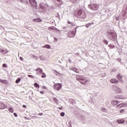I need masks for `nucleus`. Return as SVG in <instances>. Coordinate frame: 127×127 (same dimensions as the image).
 <instances>
[{
	"instance_id": "obj_1",
	"label": "nucleus",
	"mask_w": 127,
	"mask_h": 127,
	"mask_svg": "<svg viewBox=\"0 0 127 127\" xmlns=\"http://www.w3.org/2000/svg\"><path fill=\"white\" fill-rule=\"evenodd\" d=\"M54 87L55 90H57V91H59V90H61L62 85L61 83H56L54 84Z\"/></svg>"
},
{
	"instance_id": "obj_2",
	"label": "nucleus",
	"mask_w": 127,
	"mask_h": 127,
	"mask_svg": "<svg viewBox=\"0 0 127 127\" xmlns=\"http://www.w3.org/2000/svg\"><path fill=\"white\" fill-rule=\"evenodd\" d=\"M115 91L117 94H122L123 93V90L119 87L116 88Z\"/></svg>"
},
{
	"instance_id": "obj_3",
	"label": "nucleus",
	"mask_w": 127,
	"mask_h": 127,
	"mask_svg": "<svg viewBox=\"0 0 127 127\" xmlns=\"http://www.w3.org/2000/svg\"><path fill=\"white\" fill-rule=\"evenodd\" d=\"M6 108V105L2 102H0V110H3Z\"/></svg>"
},
{
	"instance_id": "obj_4",
	"label": "nucleus",
	"mask_w": 127,
	"mask_h": 127,
	"mask_svg": "<svg viewBox=\"0 0 127 127\" xmlns=\"http://www.w3.org/2000/svg\"><path fill=\"white\" fill-rule=\"evenodd\" d=\"M110 82L112 84H118V83H119V80H118L117 79H112L110 80Z\"/></svg>"
},
{
	"instance_id": "obj_5",
	"label": "nucleus",
	"mask_w": 127,
	"mask_h": 127,
	"mask_svg": "<svg viewBox=\"0 0 127 127\" xmlns=\"http://www.w3.org/2000/svg\"><path fill=\"white\" fill-rule=\"evenodd\" d=\"M119 103H120V102H119V101H118V100H113L111 102V104L113 106H116V105H118Z\"/></svg>"
},
{
	"instance_id": "obj_6",
	"label": "nucleus",
	"mask_w": 127,
	"mask_h": 127,
	"mask_svg": "<svg viewBox=\"0 0 127 127\" xmlns=\"http://www.w3.org/2000/svg\"><path fill=\"white\" fill-rule=\"evenodd\" d=\"M33 21H34V22H41V21H42V20H41V19L38 18L37 19H34L33 20Z\"/></svg>"
},
{
	"instance_id": "obj_7",
	"label": "nucleus",
	"mask_w": 127,
	"mask_h": 127,
	"mask_svg": "<svg viewBox=\"0 0 127 127\" xmlns=\"http://www.w3.org/2000/svg\"><path fill=\"white\" fill-rule=\"evenodd\" d=\"M117 123H118V124H125V120H117Z\"/></svg>"
},
{
	"instance_id": "obj_8",
	"label": "nucleus",
	"mask_w": 127,
	"mask_h": 127,
	"mask_svg": "<svg viewBox=\"0 0 127 127\" xmlns=\"http://www.w3.org/2000/svg\"><path fill=\"white\" fill-rule=\"evenodd\" d=\"M51 48V46L49 45H46L43 47V48H47V49H50Z\"/></svg>"
},
{
	"instance_id": "obj_9",
	"label": "nucleus",
	"mask_w": 127,
	"mask_h": 127,
	"mask_svg": "<svg viewBox=\"0 0 127 127\" xmlns=\"http://www.w3.org/2000/svg\"><path fill=\"white\" fill-rule=\"evenodd\" d=\"M117 78L119 80H122V79H123V76L121 75V74L119 73L117 75Z\"/></svg>"
},
{
	"instance_id": "obj_10",
	"label": "nucleus",
	"mask_w": 127,
	"mask_h": 127,
	"mask_svg": "<svg viewBox=\"0 0 127 127\" xmlns=\"http://www.w3.org/2000/svg\"><path fill=\"white\" fill-rule=\"evenodd\" d=\"M29 1L31 4H32V2L35 3L36 5H37V2L35 0H29Z\"/></svg>"
},
{
	"instance_id": "obj_11",
	"label": "nucleus",
	"mask_w": 127,
	"mask_h": 127,
	"mask_svg": "<svg viewBox=\"0 0 127 127\" xmlns=\"http://www.w3.org/2000/svg\"><path fill=\"white\" fill-rule=\"evenodd\" d=\"M20 81H21V78H17L15 81L16 84H18V83H19Z\"/></svg>"
},
{
	"instance_id": "obj_12",
	"label": "nucleus",
	"mask_w": 127,
	"mask_h": 127,
	"mask_svg": "<svg viewBox=\"0 0 127 127\" xmlns=\"http://www.w3.org/2000/svg\"><path fill=\"white\" fill-rule=\"evenodd\" d=\"M36 71H39V73H42V68H38L36 69Z\"/></svg>"
},
{
	"instance_id": "obj_13",
	"label": "nucleus",
	"mask_w": 127,
	"mask_h": 127,
	"mask_svg": "<svg viewBox=\"0 0 127 127\" xmlns=\"http://www.w3.org/2000/svg\"><path fill=\"white\" fill-rule=\"evenodd\" d=\"M40 59L41 60H42V61H45V60H46V59L43 56H40Z\"/></svg>"
},
{
	"instance_id": "obj_14",
	"label": "nucleus",
	"mask_w": 127,
	"mask_h": 127,
	"mask_svg": "<svg viewBox=\"0 0 127 127\" xmlns=\"http://www.w3.org/2000/svg\"><path fill=\"white\" fill-rule=\"evenodd\" d=\"M121 105H122V108H126V107H127V103H122V104H121Z\"/></svg>"
},
{
	"instance_id": "obj_15",
	"label": "nucleus",
	"mask_w": 127,
	"mask_h": 127,
	"mask_svg": "<svg viewBox=\"0 0 127 127\" xmlns=\"http://www.w3.org/2000/svg\"><path fill=\"white\" fill-rule=\"evenodd\" d=\"M71 70L74 71V72H76V73H78V72L76 71H77V68L76 67H71Z\"/></svg>"
},
{
	"instance_id": "obj_16",
	"label": "nucleus",
	"mask_w": 127,
	"mask_h": 127,
	"mask_svg": "<svg viewBox=\"0 0 127 127\" xmlns=\"http://www.w3.org/2000/svg\"><path fill=\"white\" fill-rule=\"evenodd\" d=\"M0 81L1 82V83H3V84H7V81L5 80H1Z\"/></svg>"
},
{
	"instance_id": "obj_17",
	"label": "nucleus",
	"mask_w": 127,
	"mask_h": 127,
	"mask_svg": "<svg viewBox=\"0 0 127 127\" xmlns=\"http://www.w3.org/2000/svg\"><path fill=\"white\" fill-rule=\"evenodd\" d=\"M8 110L10 113H13V109L12 108L9 107Z\"/></svg>"
},
{
	"instance_id": "obj_18",
	"label": "nucleus",
	"mask_w": 127,
	"mask_h": 127,
	"mask_svg": "<svg viewBox=\"0 0 127 127\" xmlns=\"http://www.w3.org/2000/svg\"><path fill=\"white\" fill-rule=\"evenodd\" d=\"M71 35H72L71 37H74V36H75V33L74 31V30L71 32Z\"/></svg>"
},
{
	"instance_id": "obj_19",
	"label": "nucleus",
	"mask_w": 127,
	"mask_h": 127,
	"mask_svg": "<svg viewBox=\"0 0 127 127\" xmlns=\"http://www.w3.org/2000/svg\"><path fill=\"white\" fill-rule=\"evenodd\" d=\"M34 86L36 87V88H39V85L36 82L34 83Z\"/></svg>"
},
{
	"instance_id": "obj_20",
	"label": "nucleus",
	"mask_w": 127,
	"mask_h": 127,
	"mask_svg": "<svg viewBox=\"0 0 127 127\" xmlns=\"http://www.w3.org/2000/svg\"><path fill=\"white\" fill-rule=\"evenodd\" d=\"M46 77V74L45 73H43L42 75V78H45Z\"/></svg>"
},
{
	"instance_id": "obj_21",
	"label": "nucleus",
	"mask_w": 127,
	"mask_h": 127,
	"mask_svg": "<svg viewBox=\"0 0 127 127\" xmlns=\"http://www.w3.org/2000/svg\"><path fill=\"white\" fill-rule=\"evenodd\" d=\"M101 111H102L103 112H106L107 111V110L106 109V108H102L101 109Z\"/></svg>"
},
{
	"instance_id": "obj_22",
	"label": "nucleus",
	"mask_w": 127,
	"mask_h": 127,
	"mask_svg": "<svg viewBox=\"0 0 127 127\" xmlns=\"http://www.w3.org/2000/svg\"><path fill=\"white\" fill-rule=\"evenodd\" d=\"M117 108H123L122 107V104H119V105H117Z\"/></svg>"
},
{
	"instance_id": "obj_23",
	"label": "nucleus",
	"mask_w": 127,
	"mask_h": 127,
	"mask_svg": "<svg viewBox=\"0 0 127 127\" xmlns=\"http://www.w3.org/2000/svg\"><path fill=\"white\" fill-rule=\"evenodd\" d=\"M61 117H64V116H65V113H64V112L61 113Z\"/></svg>"
},
{
	"instance_id": "obj_24",
	"label": "nucleus",
	"mask_w": 127,
	"mask_h": 127,
	"mask_svg": "<svg viewBox=\"0 0 127 127\" xmlns=\"http://www.w3.org/2000/svg\"><path fill=\"white\" fill-rule=\"evenodd\" d=\"M91 24H90V23L87 24L85 25V26H86V27L87 28H88L90 26V25H91Z\"/></svg>"
},
{
	"instance_id": "obj_25",
	"label": "nucleus",
	"mask_w": 127,
	"mask_h": 127,
	"mask_svg": "<svg viewBox=\"0 0 127 127\" xmlns=\"http://www.w3.org/2000/svg\"><path fill=\"white\" fill-rule=\"evenodd\" d=\"M54 101L55 102V103H58V100H57L56 98H54Z\"/></svg>"
},
{
	"instance_id": "obj_26",
	"label": "nucleus",
	"mask_w": 127,
	"mask_h": 127,
	"mask_svg": "<svg viewBox=\"0 0 127 127\" xmlns=\"http://www.w3.org/2000/svg\"><path fill=\"white\" fill-rule=\"evenodd\" d=\"M80 17L82 18H86V15L84 14V15L83 16H82V14H81Z\"/></svg>"
},
{
	"instance_id": "obj_27",
	"label": "nucleus",
	"mask_w": 127,
	"mask_h": 127,
	"mask_svg": "<svg viewBox=\"0 0 127 127\" xmlns=\"http://www.w3.org/2000/svg\"><path fill=\"white\" fill-rule=\"evenodd\" d=\"M125 112V110L124 109H121V110H120V113H121V114H123V113H124Z\"/></svg>"
},
{
	"instance_id": "obj_28",
	"label": "nucleus",
	"mask_w": 127,
	"mask_h": 127,
	"mask_svg": "<svg viewBox=\"0 0 127 127\" xmlns=\"http://www.w3.org/2000/svg\"><path fill=\"white\" fill-rule=\"evenodd\" d=\"M14 117H15V118H17V117H18V116L17 115V114H16V113H14Z\"/></svg>"
},
{
	"instance_id": "obj_29",
	"label": "nucleus",
	"mask_w": 127,
	"mask_h": 127,
	"mask_svg": "<svg viewBox=\"0 0 127 127\" xmlns=\"http://www.w3.org/2000/svg\"><path fill=\"white\" fill-rule=\"evenodd\" d=\"M120 81L121 84H124V80H123V79L120 80Z\"/></svg>"
},
{
	"instance_id": "obj_30",
	"label": "nucleus",
	"mask_w": 127,
	"mask_h": 127,
	"mask_svg": "<svg viewBox=\"0 0 127 127\" xmlns=\"http://www.w3.org/2000/svg\"><path fill=\"white\" fill-rule=\"evenodd\" d=\"M2 66H3V67H4V68H5V67H6V64H3Z\"/></svg>"
},
{
	"instance_id": "obj_31",
	"label": "nucleus",
	"mask_w": 127,
	"mask_h": 127,
	"mask_svg": "<svg viewBox=\"0 0 127 127\" xmlns=\"http://www.w3.org/2000/svg\"><path fill=\"white\" fill-rule=\"evenodd\" d=\"M39 115L42 116H43V113H40V114H39Z\"/></svg>"
},
{
	"instance_id": "obj_32",
	"label": "nucleus",
	"mask_w": 127,
	"mask_h": 127,
	"mask_svg": "<svg viewBox=\"0 0 127 127\" xmlns=\"http://www.w3.org/2000/svg\"><path fill=\"white\" fill-rule=\"evenodd\" d=\"M23 108H25V109H26V106L23 105Z\"/></svg>"
},
{
	"instance_id": "obj_33",
	"label": "nucleus",
	"mask_w": 127,
	"mask_h": 127,
	"mask_svg": "<svg viewBox=\"0 0 127 127\" xmlns=\"http://www.w3.org/2000/svg\"><path fill=\"white\" fill-rule=\"evenodd\" d=\"M41 94H42V95H43V94H44V92H43V91H40Z\"/></svg>"
},
{
	"instance_id": "obj_34",
	"label": "nucleus",
	"mask_w": 127,
	"mask_h": 127,
	"mask_svg": "<svg viewBox=\"0 0 127 127\" xmlns=\"http://www.w3.org/2000/svg\"><path fill=\"white\" fill-rule=\"evenodd\" d=\"M20 60H23V58H22V57H20Z\"/></svg>"
},
{
	"instance_id": "obj_35",
	"label": "nucleus",
	"mask_w": 127,
	"mask_h": 127,
	"mask_svg": "<svg viewBox=\"0 0 127 127\" xmlns=\"http://www.w3.org/2000/svg\"><path fill=\"white\" fill-rule=\"evenodd\" d=\"M28 77H33V76H32V75H28Z\"/></svg>"
},
{
	"instance_id": "obj_36",
	"label": "nucleus",
	"mask_w": 127,
	"mask_h": 127,
	"mask_svg": "<svg viewBox=\"0 0 127 127\" xmlns=\"http://www.w3.org/2000/svg\"><path fill=\"white\" fill-rule=\"evenodd\" d=\"M55 40H56V41H58V39L56 38H54Z\"/></svg>"
},
{
	"instance_id": "obj_37",
	"label": "nucleus",
	"mask_w": 127,
	"mask_h": 127,
	"mask_svg": "<svg viewBox=\"0 0 127 127\" xmlns=\"http://www.w3.org/2000/svg\"><path fill=\"white\" fill-rule=\"evenodd\" d=\"M0 50H1V52H3L4 50L3 49H1Z\"/></svg>"
},
{
	"instance_id": "obj_38",
	"label": "nucleus",
	"mask_w": 127,
	"mask_h": 127,
	"mask_svg": "<svg viewBox=\"0 0 127 127\" xmlns=\"http://www.w3.org/2000/svg\"><path fill=\"white\" fill-rule=\"evenodd\" d=\"M59 109L60 110H62V108H60V107H59Z\"/></svg>"
},
{
	"instance_id": "obj_39",
	"label": "nucleus",
	"mask_w": 127,
	"mask_h": 127,
	"mask_svg": "<svg viewBox=\"0 0 127 127\" xmlns=\"http://www.w3.org/2000/svg\"><path fill=\"white\" fill-rule=\"evenodd\" d=\"M98 7H99L97 6L95 9H98Z\"/></svg>"
},
{
	"instance_id": "obj_40",
	"label": "nucleus",
	"mask_w": 127,
	"mask_h": 127,
	"mask_svg": "<svg viewBox=\"0 0 127 127\" xmlns=\"http://www.w3.org/2000/svg\"><path fill=\"white\" fill-rule=\"evenodd\" d=\"M54 72H55V73H57V71H56V70H54Z\"/></svg>"
},
{
	"instance_id": "obj_41",
	"label": "nucleus",
	"mask_w": 127,
	"mask_h": 127,
	"mask_svg": "<svg viewBox=\"0 0 127 127\" xmlns=\"http://www.w3.org/2000/svg\"><path fill=\"white\" fill-rule=\"evenodd\" d=\"M43 89H45V88H46L45 86H43Z\"/></svg>"
},
{
	"instance_id": "obj_42",
	"label": "nucleus",
	"mask_w": 127,
	"mask_h": 127,
	"mask_svg": "<svg viewBox=\"0 0 127 127\" xmlns=\"http://www.w3.org/2000/svg\"><path fill=\"white\" fill-rule=\"evenodd\" d=\"M25 119H26V120H27V118H26V117H25Z\"/></svg>"
},
{
	"instance_id": "obj_43",
	"label": "nucleus",
	"mask_w": 127,
	"mask_h": 127,
	"mask_svg": "<svg viewBox=\"0 0 127 127\" xmlns=\"http://www.w3.org/2000/svg\"><path fill=\"white\" fill-rule=\"evenodd\" d=\"M47 6H49V5H47Z\"/></svg>"
},
{
	"instance_id": "obj_44",
	"label": "nucleus",
	"mask_w": 127,
	"mask_h": 127,
	"mask_svg": "<svg viewBox=\"0 0 127 127\" xmlns=\"http://www.w3.org/2000/svg\"><path fill=\"white\" fill-rule=\"evenodd\" d=\"M35 118H37V116H35Z\"/></svg>"
},
{
	"instance_id": "obj_45",
	"label": "nucleus",
	"mask_w": 127,
	"mask_h": 127,
	"mask_svg": "<svg viewBox=\"0 0 127 127\" xmlns=\"http://www.w3.org/2000/svg\"><path fill=\"white\" fill-rule=\"evenodd\" d=\"M58 0V1H59L60 0Z\"/></svg>"
},
{
	"instance_id": "obj_46",
	"label": "nucleus",
	"mask_w": 127,
	"mask_h": 127,
	"mask_svg": "<svg viewBox=\"0 0 127 127\" xmlns=\"http://www.w3.org/2000/svg\"><path fill=\"white\" fill-rule=\"evenodd\" d=\"M56 30H58L57 29H56Z\"/></svg>"
},
{
	"instance_id": "obj_47",
	"label": "nucleus",
	"mask_w": 127,
	"mask_h": 127,
	"mask_svg": "<svg viewBox=\"0 0 127 127\" xmlns=\"http://www.w3.org/2000/svg\"><path fill=\"white\" fill-rule=\"evenodd\" d=\"M90 5H89V6H90Z\"/></svg>"
}]
</instances>
